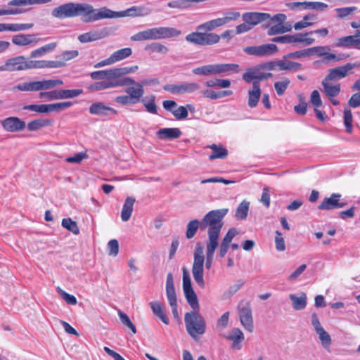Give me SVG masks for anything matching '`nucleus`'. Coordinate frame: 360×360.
<instances>
[{
	"label": "nucleus",
	"instance_id": "1",
	"mask_svg": "<svg viewBox=\"0 0 360 360\" xmlns=\"http://www.w3.org/2000/svg\"><path fill=\"white\" fill-rule=\"evenodd\" d=\"M150 13V9L144 6H134L122 11H113L107 7L94 8L86 3L68 2L62 4L51 11L56 18L63 19L81 16L84 22H92L103 19L118 18L123 17L146 16Z\"/></svg>",
	"mask_w": 360,
	"mask_h": 360
},
{
	"label": "nucleus",
	"instance_id": "2",
	"mask_svg": "<svg viewBox=\"0 0 360 360\" xmlns=\"http://www.w3.org/2000/svg\"><path fill=\"white\" fill-rule=\"evenodd\" d=\"M183 271V290L185 298L193 309V311L187 312L184 316V321L186 331L194 339L205 332L206 322L203 316L199 313L200 305L196 293L192 287L189 273L186 268L184 267Z\"/></svg>",
	"mask_w": 360,
	"mask_h": 360
},
{
	"label": "nucleus",
	"instance_id": "3",
	"mask_svg": "<svg viewBox=\"0 0 360 360\" xmlns=\"http://www.w3.org/2000/svg\"><path fill=\"white\" fill-rule=\"evenodd\" d=\"M240 17V14L238 11L226 12L222 18H215L199 25L197 27V32L188 34L185 39L188 42L200 46L216 44L219 41L220 36L211 31L231 22L236 21Z\"/></svg>",
	"mask_w": 360,
	"mask_h": 360
},
{
	"label": "nucleus",
	"instance_id": "4",
	"mask_svg": "<svg viewBox=\"0 0 360 360\" xmlns=\"http://www.w3.org/2000/svg\"><path fill=\"white\" fill-rule=\"evenodd\" d=\"M228 211L226 208L210 211L200 221V230L203 231L208 228V239L206 244L219 243L220 232L224 224L222 219Z\"/></svg>",
	"mask_w": 360,
	"mask_h": 360
},
{
	"label": "nucleus",
	"instance_id": "5",
	"mask_svg": "<svg viewBox=\"0 0 360 360\" xmlns=\"http://www.w3.org/2000/svg\"><path fill=\"white\" fill-rule=\"evenodd\" d=\"M181 33L180 30L174 27H158L139 32L132 35L131 40L134 41L158 40L178 37Z\"/></svg>",
	"mask_w": 360,
	"mask_h": 360
},
{
	"label": "nucleus",
	"instance_id": "6",
	"mask_svg": "<svg viewBox=\"0 0 360 360\" xmlns=\"http://www.w3.org/2000/svg\"><path fill=\"white\" fill-rule=\"evenodd\" d=\"M194 261L192 266V274L196 283L204 288L205 283L203 278L204 274V248L201 243H198L194 251Z\"/></svg>",
	"mask_w": 360,
	"mask_h": 360
},
{
	"label": "nucleus",
	"instance_id": "7",
	"mask_svg": "<svg viewBox=\"0 0 360 360\" xmlns=\"http://www.w3.org/2000/svg\"><path fill=\"white\" fill-rule=\"evenodd\" d=\"M51 1V0H11L7 3V5L9 6H15V8L8 9L0 8V16L22 14L30 11V8H20L21 6L44 4L49 3Z\"/></svg>",
	"mask_w": 360,
	"mask_h": 360
},
{
	"label": "nucleus",
	"instance_id": "8",
	"mask_svg": "<svg viewBox=\"0 0 360 360\" xmlns=\"http://www.w3.org/2000/svg\"><path fill=\"white\" fill-rule=\"evenodd\" d=\"M200 84L194 82H183L177 84H169L163 86L165 91L171 94L181 95L193 94L200 89Z\"/></svg>",
	"mask_w": 360,
	"mask_h": 360
},
{
	"label": "nucleus",
	"instance_id": "9",
	"mask_svg": "<svg viewBox=\"0 0 360 360\" xmlns=\"http://www.w3.org/2000/svg\"><path fill=\"white\" fill-rule=\"evenodd\" d=\"M238 311L241 325L248 332L254 330L251 305L249 302H240L238 306Z\"/></svg>",
	"mask_w": 360,
	"mask_h": 360
},
{
	"label": "nucleus",
	"instance_id": "10",
	"mask_svg": "<svg viewBox=\"0 0 360 360\" xmlns=\"http://www.w3.org/2000/svg\"><path fill=\"white\" fill-rule=\"evenodd\" d=\"M28 58L19 56L8 59L3 65H0V72H14L28 70Z\"/></svg>",
	"mask_w": 360,
	"mask_h": 360
},
{
	"label": "nucleus",
	"instance_id": "11",
	"mask_svg": "<svg viewBox=\"0 0 360 360\" xmlns=\"http://www.w3.org/2000/svg\"><path fill=\"white\" fill-rule=\"evenodd\" d=\"M243 51L249 55L262 57L275 54L278 51V49L274 44H266L260 46H247Z\"/></svg>",
	"mask_w": 360,
	"mask_h": 360
},
{
	"label": "nucleus",
	"instance_id": "12",
	"mask_svg": "<svg viewBox=\"0 0 360 360\" xmlns=\"http://www.w3.org/2000/svg\"><path fill=\"white\" fill-rule=\"evenodd\" d=\"M311 325L314 327L316 333L319 336L321 345L325 349H328L332 342L330 335L322 327L316 313H314L311 315Z\"/></svg>",
	"mask_w": 360,
	"mask_h": 360
},
{
	"label": "nucleus",
	"instance_id": "13",
	"mask_svg": "<svg viewBox=\"0 0 360 360\" xmlns=\"http://www.w3.org/2000/svg\"><path fill=\"white\" fill-rule=\"evenodd\" d=\"M271 77L272 74L270 72L266 73L261 72V68L259 65L255 67L248 68L243 75L242 78L248 83L258 82L260 84L261 81L266 80Z\"/></svg>",
	"mask_w": 360,
	"mask_h": 360
},
{
	"label": "nucleus",
	"instance_id": "14",
	"mask_svg": "<svg viewBox=\"0 0 360 360\" xmlns=\"http://www.w3.org/2000/svg\"><path fill=\"white\" fill-rule=\"evenodd\" d=\"M358 66L359 65L356 63H347L345 65L330 69L325 78L330 81L340 80L347 76L350 70Z\"/></svg>",
	"mask_w": 360,
	"mask_h": 360
},
{
	"label": "nucleus",
	"instance_id": "15",
	"mask_svg": "<svg viewBox=\"0 0 360 360\" xmlns=\"http://www.w3.org/2000/svg\"><path fill=\"white\" fill-rule=\"evenodd\" d=\"M109 35H110V29L109 27H103L82 34L78 36V40L81 43H88L104 39Z\"/></svg>",
	"mask_w": 360,
	"mask_h": 360
},
{
	"label": "nucleus",
	"instance_id": "16",
	"mask_svg": "<svg viewBox=\"0 0 360 360\" xmlns=\"http://www.w3.org/2000/svg\"><path fill=\"white\" fill-rule=\"evenodd\" d=\"M341 195L340 193H332L330 197L325 198L318 206L321 210H331L344 207L345 202H340Z\"/></svg>",
	"mask_w": 360,
	"mask_h": 360
},
{
	"label": "nucleus",
	"instance_id": "17",
	"mask_svg": "<svg viewBox=\"0 0 360 360\" xmlns=\"http://www.w3.org/2000/svg\"><path fill=\"white\" fill-rule=\"evenodd\" d=\"M3 128L9 132H15L23 130L25 127V122L18 117H9L1 121Z\"/></svg>",
	"mask_w": 360,
	"mask_h": 360
},
{
	"label": "nucleus",
	"instance_id": "18",
	"mask_svg": "<svg viewBox=\"0 0 360 360\" xmlns=\"http://www.w3.org/2000/svg\"><path fill=\"white\" fill-rule=\"evenodd\" d=\"M270 14L260 12H247L243 14V20L247 22L252 28L259 23L266 21Z\"/></svg>",
	"mask_w": 360,
	"mask_h": 360
},
{
	"label": "nucleus",
	"instance_id": "19",
	"mask_svg": "<svg viewBox=\"0 0 360 360\" xmlns=\"http://www.w3.org/2000/svg\"><path fill=\"white\" fill-rule=\"evenodd\" d=\"M313 32L306 33H296L295 34H288L285 36V44L303 43L307 46L312 44L315 39L314 38L307 37L311 34Z\"/></svg>",
	"mask_w": 360,
	"mask_h": 360
},
{
	"label": "nucleus",
	"instance_id": "20",
	"mask_svg": "<svg viewBox=\"0 0 360 360\" xmlns=\"http://www.w3.org/2000/svg\"><path fill=\"white\" fill-rule=\"evenodd\" d=\"M89 112L91 115L106 117L110 114L117 115V111L114 108L105 105L102 102H96L89 107Z\"/></svg>",
	"mask_w": 360,
	"mask_h": 360
},
{
	"label": "nucleus",
	"instance_id": "21",
	"mask_svg": "<svg viewBox=\"0 0 360 360\" xmlns=\"http://www.w3.org/2000/svg\"><path fill=\"white\" fill-rule=\"evenodd\" d=\"M147 82L146 81H143L141 82H136L131 84L133 86L128 87L125 89V92L130 96V97L134 100V102L136 103L141 101V97L143 96L145 91L143 89V85Z\"/></svg>",
	"mask_w": 360,
	"mask_h": 360
},
{
	"label": "nucleus",
	"instance_id": "22",
	"mask_svg": "<svg viewBox=\"0 0 360 360\" xmlns=\"http://www.w3.org/2000/svg\"><path fill=\"white\" fill-rule=\"evenodd\" d=\"M225 338L232 342V348L238 350L241 349V343L245 339L243 333L238 328L231 329Z\"/></svg>",
	"mask_w": 360,
	"mask_h": 360
},
{
	"label": "nucleus",
	"instance_id": "23",
	"mask_svg": "<svg viewBox=\"0 0 360 360\" xmlns=\"http://www.w3.org/2000/svg\"><path fill=\"white\" fill-rule=\"evenodd\" d=\"M330 82L331 81L326 78L322 80V92H323L328 98H335L340 93L341 86L340 84H333Z\"/></svg>",
	"mask_w": 360,
	"mask_h": 360
},
{
	"label": "nucleus",
	"instance_id": "24",
	"mask_svg": "<svg viewBox=\"0 0 360 360\" xmlns=\"http://www.w3.org/2000/svg\"><path fill=\"white\" fill-rule=\"evenodd\" d=\"M182 134L179 128H162L156 132L158 139L161 140H173L179 138Z\"/></svg>",
	"mask_w": 360,
	"mask_h": 360
},
{
	"label": "nucleus",
	"instance_id": "25",
	"mask_svg": "<svg viewBox=\"0 0 360 360\" xmlns=\"http://www.w3.org/2000/svg\"><path fill=\"white\" fill-rule=\"evenodd\" d=\"M33 23H0V32H19L32 28Z\"/></svg>",
	"mask_w": 360,
	"mask_h": 360
},
{
	"label": "nucleus",
	"instance_id": "26",
	"mask_svg": "<svg viewBox=\"0 0 360 360\" xmlns=\"http://www.w3.org/2000/svg\"><path fill=\"white\" fill-rule=\"evenodd\" d=\"M260 84L258 82H253L252 89L248 91V106L255 108L261 96Z\"/></svg>",
	"mask_w": 360,
	"mask_h": 360
},
{
	"label": "nucleus",
	"instance_id": "27",
	"mask_svg": "<svg viewBox=\"0 0 360 360\" xmlns=\"http://www.w3.org/2000/svg\"><path fill=\"white\" fill-rule=\"evenodd\" d=\"M238 65L233 63L212 64L213 75H220L228 72H238Z\"/></svg>",
	"mask_w": 360,
	"mask_h": 360
},
{
	"label": "nucleus",
	"instance_id": "28",
	"mask_svg": "<svg viewBox=\"0 0 360 360\" xmlns=\"http://www.w3.org/2000/svg\"><path fill=\"white\" fill-rule=\"evenodd\" d=\"M12 42L17 46H27L37 42L34 34H20L13 37Z\"/></svg>",
	"mask_w": 360,
	"mask_h": 360
},
{
	"label": "nucleus",
	"instance_id": "29",
	"mask_svg": "<svg viewBox=\"0 0 360 360\" xmlns=\"http://www.w3.org/2000/svg\"><path fill=\"white\" fill-rule=\"evenodd\" d=\"M166 294L169 304L177 302L174 279L172 273H169L167 276Z\"/></svg>",
	"mask_w": 360,
	"mask_h": 360
},
{
	"label": "nucleus",
	"instance_id": "30",
	"mask_svg": "<svg viewBox=\"0 0 360 360\" xmlns=\"http://www.w3.org/2000/svg\"><path fill=\"white\" fill-rule=\"evenodd\" d=\"M359 42L360 41L359 40V39H357L355 34L349 35L338 39L335 46L338 47H357L358 49H359L360 47H358V46L360 45Z\"/></svg>",
	"mask_w": 360,
	"mask_h": 360
},
{
	"label": "nucleus",
	"instance_id": "31",
	"mask_svg": "<svg viewBox=\"0 0 360 360\" xmlns=\"http://www.w3.org/2000/svg\"><path fill=\"white\" fill-rule=\"evenodd\" d=\"M135 201L133 197L129 196L126 198L121 212V218L123 221H128L131 217Z\"/></svg>",
	"mask_w": 360,
	"mask_h": 360
},
{
	"label": "nucleus",
	"instance_id": "32",
	"mask_svg": "<svg viewBox=\"0 0 360 360\" xmlns=\"http://www.w3.org/2000/svg\"><path fill=\"white\" fill-rule=\"evenodd\" d=\"M277 67L278 70H299L302 68V65L300 63L293 62L283 57L282 60H277Z\"/></svg>",
	"mask_w": 360,
	"mask_h": 360
},
{
	"label": "nucleus",
	"instance_id": "33",
	"mask_svg": "<svg viewBox=\"0 0 360 360\" xmlns=\"http://www.w3.org/2000/svg\"><path fill=\"white\" fill-rule=\"evenodd\" d=\"M93 79H116L115 68H110L105 70L94 71L91 73Z\"/></svg>",
	"mask_w": 360,
	"mask_h": 360
},
{
	"label": "nucleus",
	"instance_id": "34",
	"mask_svg": "<svg viewBox=\"0 0 360 360\" xmlns=\"http://www.w3.org/2000/svg\"><path fill=\"white\" fill-rule=\"evenodd\" d=\"M289 298L292 301V307L295 310H302L306 307L307 295L304 292H302L300 296L290 294Z\"/></svg>",
	"mask_w": 360,
	"mask_h": 360
},
{
	"label": "nucleus",
	"instance_id": "35",
	"mask_svg": "<svg viewBox=\"0 0 360 360\" xmlns=\"http://www.w3.org/2000/svg\"><path fill=\"white\" fill-rule=\"evenodd\" d=\"M211 148L212 153L209 156L210 160L215 159H225L228 155V150L222 146H218L212 144L209 146Z\"/></svg>",
	"mask_w": 360,
	"mask_h": 360
},
{
	"label": "nucleus",
	"instance_id": "36",
	"mask_svg": "<svg viewBox=\"0 0 360 360\" xmlns=\"http://www.w3.org/2000/svg\"><path fill=\"white\" fill-rule=\"evenodd\" d=\"M292 25L290 24H276L270 26L267 30V34L269 36H274L277 34H284L285 32H290L292 30Z\"/></svg>",
	"mask_w": 360,
	"mask_h": 360
},
{
	"label": "nucleus",
	"instance_id": "37",
	"mask_svg": "<svg viewBox=\"0 0 360 360\" xmlns=\"http://www.w3.org/2000/svg\"><path fill=\"white\" fill-rule=\"evenodd\" d=\"M52 121L48 119H36L27 124V129L30 131H37L41 128L50 126Z\"/></svg>",
	"mask_w": 360,
	"mask_h": 360
},
{
	"label": "nucleus",
	"instance_id": "38",
	"mask_svg": "<svg viewBox=\"0 0 360 360\" xmlns=\"http://www.w3.org/2000/svg\"><path fill=\"white\" fill-rule=\"evenodd\" d=\"M250 207V202L245 200H243L238 206L235 217L238 220L245 219L248 217Z\"/></svg>",
	"mask_w": 360,
	"mask_h": 360
},
{
	"label": "nucleus",
	"instance_id": "39",
	"mask_svg": "<svg viewBox=\"0 0 360 360\" xmlns=\"http://www.w3.org/2000/svg\"><path fill=\"white\" fill-rule=\"evenodd\" d=\"M150 306L153 314L159 319H160L164 323L168 325L169 319L167 317L166 314L164 313L160 303L158 302H151L150 303Z\"/></svg>",
	"mask_w": 360,
	"mask_h": 360
},
{
	"label": "nucleus",
	"instance_id": "40",
	"mask_svg": "<svg viewBox=\"0 0 360 360\" xmlns=\"http://www.w3.org/2000/svg\"><path fill=\"white\" fill-rule=\"evenodd\" d=\"M131 53H132V50L131 48H124V49L117 50L110 55L111 60H113V62L115 63L117 61H120V60H124V59L128 58L129 56H130L131 55Z\"/></svg>",
	"mask_w": 360,
	"mask_h": 360
},
{
	"label": "nucleus",
	"instance_id": "41",
	"mask_svg": "<svg viewBox=\"0 0 360 360\" xmlns=\"http://www.w3.org/2000/svg\"><path fill=\"white\" fill-rule=\"evenodd\" d=\"M219 246V243L206 244V262L205 266L207 269L211 268L214 253Z\"/></svg>",
	"mask_w": 360,
	"mask_h": 360
},
{
	"label": "nucleus",
	"instance_id": "42",
	"mask_svg": "<svg viewBox=\"0 0 360 360\" xmlns=\"http://www.w3.org/2000/svg\"><path fill=\"white\" fill-rule=\"evenodd\" d=\"M145 50L150 53L162 54H166L169 51V49L166 46L158 42H154L147 45L145 47Z\"/></svg>",
	"mask_w": 360,
	"mask_h": 360
},
{
	"label": "nucleus",
	"instance_id": "43",
	"mask_svg": "<svg viewBox=\"0 0 360 360\" xmlns=\"http://www.w3.org/2000/svg\"><path fill=\"white\" fill-rule=\"evenodd\" d=\"M56 47V42L48 44L45 46L40 47L38 49L33 51L31 53V57L36 58V57L41 56L46 53L51 52V51H53Z\"/></svg>",
	"mask_w": 360,
	"mask_h": 360
},
{
	"label": "nucleus",
	"instance_id": "44",
	"mask_svg": "<svg viewBox=\"0 0 360 360\" xmlns=\"http://www.w3.org/2000/svg\"><path fill=\"white\" fill-rule=\"evenodd\" d=\"M200 221L198 219H193L190 221L186 227V236L188 239H191L194 237L196 231L199 229Z\"/></svg>",
	"mask_w": 360,
	"mask_h": 360
},
{
	"label": "nucleus",
	"instance_id": "45",
	"mask_svg": "<svg viewBox=\"0 0 360 360\" xmlns=\"http://www.w3.org/2000/svg\"><path fill=\"white\" fill-rule=\"evenodd\" d=\"M63 84V82L60 79H44L40 81V91L51 89Z\"/></svg>",
	"mask_w": 360,
	"mask_h": 360
},
{
	"label": "nucleus",
	"instance_id": "46",
	"mask_svg": "<svg viewBox=\"0 0 360 360\" xmlns=\"http://www.w3.org/2000/svg\"><path fill=\"white\" fill-rule=\"evenodd\" d=\"M62 226L74 234L77 235L79 233V229L76 221L72 220L70 218L63 219L62 220Z\"/></svg>",
	"mask_w": 360,
	"mask_h": 360
},
{
	"label": "nucleus",
	"instance_id": "47",
	"mask_svg": "<svg viewBox=\"0 0 360 360\" xmlns=\"http://www.w3.org/2000/svg\"><path fill=\"white\" fill-rule=\"evenodd\" d=\"M167 6L179 10H186L191 7L188 0H173L167 3Z\"/></svg>",
	"mask_w": 360,
	"mask_h": 360
},
{
	"label": "nucleus",
	"instance_id": "48",
	"mask_svg": "<svg viewBox=\"0 0 360 360\" xmlns=\"http://www.w3.org/2000/svg\"><path fill=\"white\" fill-rule=\"evenodd\" d=\"M23 110H32L38 113H49V104H41V105H27L22 108Z\"/></svg>",
	"mask_w": 360,
	"mask_h": 360
},
{
	"label": "nucleus",
	"instance_id": "49",
	"mask_svg": "<svg viewBox=\"0 0 360 360\" xmlns=\"http://www.w3.org/2000/svg\"><path fill=\"white\" fill-rule=\"evenodd\" d=\"M290 79L288 78H283L282 80L274 83V88L278 95L281 96L284 94L290 84Z\"/></svg>",
	"mask_w": 360,
	"mask_h": 360
},
{
	"label": "nucleus",
	"instance_id": "50",
	"mask_svg": "<svg viewBox=\"0 0 360 360\" xmlns=\"http://www.w3.org/2000/svg\"><path fill=\"white\" fill-rule=\"evenodd\" d=\"M118 315L122 324L128 327L135 334L136 333V326L131 322L129 317L121 310L118 311Z\"/></svg>",
	"mask_w": 360,
	"mask_h": 360
},
{
	"label": "nucleus",
	"instance_id": "51",
	"mask_svg": "<svg viewBox=\"0 0 360 360\" xmlns=\"http://www.w3.org/2000/svg\"><path fill=\"white\" fill-rule=\"evenodd\" d=\"M60 91V98L67 99L77 97L83 93L81 89H62Z\"/></svg>",
	"mask_w": 360,
	"mask_h": 360
},
{
	"label": "nucleus",
	"instance_id": "52",
	"mask_svg": "<svg viewBox=\"0 0 360 360\" xmlns=\"http://www.w3.org/2000/svg\"><path fill=\"white\" fill-rule=\"evenodd\" d=\"M309 48L303 50L296 51L295 52L289 53L283 56L285 59H297L305 57H309Z\"/></svg>",
	"mask_w": 360,
	"mask_h": 360
},
{
	"label": "nucleus",
	"instance_id": "53",
	"mask_svg": "<svg viewBox=\"0 0 360 360\" xmlns=\"http://www.w3.org/2000/svg\"><path fill=\"white\" fill-rule=\"evenodd\" d=\"M357 10L356 6L338 8L335 9L337 17L339 18H344L348 15L353 14Z\"/></svg>",
	"mask_w": 360,
	"mask_h": 360
},
{
	"label": "nucleus",
	"instance_id": "54",
	"mask_svg": "<svg viewBox=\"0 0 360 360\" xmlns=\"http://www.w3.org/2000/svg\"><path fill=\"white\" fill-rule=\"evenodd\" d=\"M344 124L347 132L351 133L352 131V114L349 108H345L344 110Z\"/></svg>",
	"mask_w": 360,
	"mask_h": 360
},
{
	"label": "nucleus",
	"instance_id": "55",
	"mask_svg": "<svg viewBox=\"0 0 360 360\" xmlns=\"http://www.w3.org/2000/svg\"><path fill=\"white\" fill-rule=\"evenodd\" d=\"M330 50V47L328 46H318L309 48V56H323L326 55V53Z\"/></svg>",
	"mask_w": 360,
	"mask_h": 360
},
{
	"label": "nucleus",
	"instance_id": "56",
	"mask_svg": "<svg viewBox=\"0 0 360 360\" xmlns=\"http://www.w3.org/2000/svg\"><path fill=\"white\" fill-rule=\"evenodd\" d=\"M138 65H134L131 67H122V68H116L115 72L117 78L122 77L124 75L127 74L133 73L138 70Z\"/></svg>",
	"mask_w": 360,
	"mask_h": 360
},
{
	"label": "nucleus",
	"instance_id": "57",
	"mask_svg": "<svg viewBox=\"0 0 360 360\" xmlns=\"http://www.w3.org/2000/svg\"><path fill=\"white\" fill-rule=\"evenodd\" d=\"M304 4L305 6V9H311L316 11H323L328 6V4L319 1H309L304 3Z\"/></svg>",
	"mask_w": 360,
	"mask_h": 360
},
{
	"label": "nucleus",
	"instance_id": "58",
	"mask_svg": "<svg viewBox=\"0 0 360 360\" xmlns=\"http://www.w3.org/2000/svg\"><path fill=\"white\" fill-rule=\"evenodd\" d=\"M72 105V103L70 101L49 104V112L63 110L70 107Z\"/></svg>",
	"mask_w": 360,
	"mask_h": 360
},
{
	"label": "nucleus",
	"instance_id": "59",
	"mask_svg": "<svg viewBox=\"0 0 360 360\" xmlns=\"http://www.w3.org/2000/svg\"><path fill=\"white\" fill-rule=\"evenodd\" d=\"M300 103L295 105L294 110L298 115H304L307 112V103H306L304 98L302 96H299Z\"/></svg>",
	"mask_w": 360,
	"mask_h": 360
},
{
	"label": "nucleus",
	"instance_id": "60",
	"mask_svg": "<svg viewBox=\"0 0 360 360\" xmlns=\"http://www.w3.org/2000/svg\"><path fill=\"white\" fill-rule=\"evenodd\" d=\"M57 292L68 304L71 305L77 304V299L74 295L68 294L59 287L57 288Z\"/></svg>",
	"mask_w": 360,
	"mask_h": 360
},
{
	"label": "nucleus",
	"instance_id": "61",
	"mask_svg": "<svg viewBox=\"0 0 360 360\" xmlns=\"http://www.w3.org/2000/svg\"><path fill=\"white\" fill-rule=\"evenodd\" d=\"M275 233L276 249L279 252L284 251L285 250V244L282 233L279 231H276Z\"/></svg>",
	"mask_w": 360,
	"mask_h": 360
},
{
	"label": "nucleus",
	"instance_id": "62",
	"mask_svg": "<svg viewBox=\"0 0 360 360\" xmlns=\"http://www.w3.org/2000/svg\"><path fill=\"white\" fill-rule=\"evenodd\" d=\"M172 115L176 120H184L188 117V112L185 106H177L173 112Z\"/></svg>",
	"mask_w": 360,
	"mask_h": 360
},
{
	"label": "nucleus",
	"instance_id": "63",
	"mask_svg": "<svg viewBox=\"0 0 360 360\" xmlns=\"http://www.w3.org/2000/svg\"><path fill=\"white\" fill-rule=\"evenodd\" d=\"M155 96H152L150 98L148 102H145V99L141 100V101L143 102V105L146 108L147 111L152 114L158 113L157 105L155 103Z\"/></svg>",
	"mask_w": 360,
	"mask_h": 360
},
{
	"label": "nucleus",
	"instance_id": "64",
	"mask_svg": "<svg viewBox=\"0 0 360 360\" xmlns=\"http://www.w3.org/2000/svg\"><path fill=\"white\" fill-rule=\"evenodd\" d=\"M88 155L85 152H80L76 153L74 156L68 157L66 158V162L69 163L79 164L83 160L86 159Z\"/></svg>",
	"mask_w": 360,
	"mask_h": 360
}]
</instances>
